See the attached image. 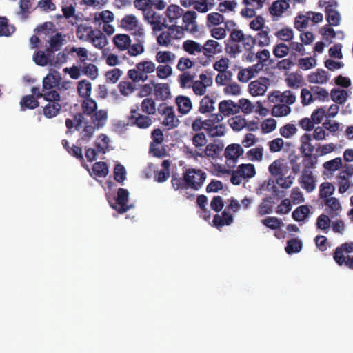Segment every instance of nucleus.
<instances>
[{
	"instance_id": "obj_1",
	"label": "nucleus",
	"mask_w": 353,
	"mask_h": 353,
	"mask_svg": "<svg viewBox=\"0 0 353 353\" xmlns=\"http://www.w3.org/2000/svg\"><path fill=\"white\" fill-rule=\"evenodd\" d=\"M199 174V170L189 168L186 169L183 173V176H180L177 173H172V185L174 190L179 189H192L197 190L199 189V182H196L195 175Z\"/></svg>"
},
{
	"instance_id": "obj_2",
	"label": "nucleus",
	"mask_w": 353,
	"mask_h": 353,
	"mask_svg": "<svg viewBox=\"0 0 353 353\" xmlns=\"http://www.w3.org/2000/svg\"><path fill=\"white\" fill-rule=\"evenodd\" d=\"M222 119L221 114H211L208 119L203 121L200 119V130H205L208 135L211 137L223 136L225 128L223 125L219 124Z\"/></svg>"
},
{
	"instance_id": "obj_3",
	"label": "nucleus",
	"mask_w": 353,
	"mask_h": 353,
	"mask_svg": "<svg viewBox=\"0 0 353 353\" xmlns=\"http://www.w3.org/2000/svg\"><path fill=\"white\" fill-rule=\"evenodd\" d=\"M222 46L216 41L209 39L208 40L203 46H200V53H203L205 56V60L200 59V64L203 65H208L214 55L218 54L222 52Z\"/></svg>"
},
{
	"instance_id": "obj_4",
	"label": "nucleus",
	"mask_w": 353,
	"mask_h": 353,
	"mask_svg": "<svg viewBox=\"0 0 353 353\" xmlns=\"http://www.w3.org/2000/svg\"><path fill=\"white\" fill-rule=\"evenodd\" d=\"M152 118L147 114L140 113L138 108L131 109L130 115L128 116V125L140 129H147L152 125Z\"/></svg>"
},
{
	"instance_id": "obj_5",
	"label": "nucleus",
	"mask_w": 353,
	"mask_h": 353,
	"mask_svg": "<svg viewBox=\"0 0 353 353\" xmlns=\"http://www.w3.org/2000/svg\"><path fill=\"white\" fill-rule=\"evenodd\" d=\"M121 27L129 31L134 36L145 35L144 29L133 14L125 15L121 21Z\"/></svg>"
},
{
	"instance_id": "obj_6",
	"label": "nucleus",
	"mask_w": 353,
	"mask_h": 353,
	"mask_svg": "<svg viewBox=\"0 0 353 353\" xmlns=\"http://www.w3.org/2000/svg\"><path fill=\"white\" fill-rule=\"evenodd\" d=\"M158 112L160 114L165 115L163 125L168 127L169 130L174 129L179 125V120L176 117L173 108L167 106L165 104H161L158 108Z\"/></svg>"
},
{
	"instance_id": "obj_7",
	"label": "nucleus",
	"mask_w": 353,
	"mask_h": 353,
	"mask_svg": "<svg viewBox=\"0 0 353 353\" xmlns=\"http://www.w3.org/2000/svg\"><path fill=\"white\" fill-rule=\"evenodd\" d=\"M144 19L152 26V30L154 32L161 31L168 27V24L166 23V19L154 10L148 12Z\"/></svg>"
},
{
	"instance_id": "obj_8",
	"label": "nucleus",
	"mask_w": 353,
	"mask_h": 353,
	"mask_svg": "<svg viewBox=\"0 0 353 353\" xmlns=\"http://www.w3.org/2000/svg\"><path fill=\"white\" fill-rule=\"evenodd\" d=\"M129 192L127 189L119 188L117 190L116 202L118 205H111L112 208L116 210L119 214H124L132 208V205H128Z\"/></svg>"
},
{
	"instance_id": "obj_9",
	"label": "nucleus",
	"mask_w": 353,
	"mask_h": 353,
	"mask_svg": "<svg viewBox=\"0 0 353 353\" xmlns=\"http://www.w3.org/2000/svg\"><path fill=\"white\" fill-rule=\"evenodd\" d=\"M265 0H243L242 3L245 6L241 11L244 17L252 18L256 15V10L263 8Z\"/></svg>"
},
{
	"instance_id": "obj_10",
	"label": "nucleus",
	"mask_w": 353,
	"mask_h": 353,
	"mask_svg": "<svg viewBox=\"0 0 353 353\" xmlns=\"http://www.w3.org/2000/svg\"><path fill=\"white\" fill-rule=\"evenodd\" d=\"M270 80L267 77H260L251 81L248 85L249 92L254 97L262 96L266 92Z\"/></svg>"
},
{
	"instance_id": "obj_11",
	"label": "nucleus",
	"mask_w": 353,
	"mask_h": 353,
	"mask_svg": "<svg viewBox=\"0 0 353 353\" xmlns=\"http://www.w3.org/2000/svg\"><path fill=\"white\" fill-rule=\"evenodd\" d=\"M289 8L290 4L286 0H276L269 8V12L273 20L277 21Z\"/></svg>"
},
{
	"instance_id": "obj_12",
	"label": "nucleus",
	"mask_w": 353,
	"mask_h": 353,
	"mask_svg": "<svg viewBox=\"0 0 353 353\" xmlns=\"http://www.w3.org/2000/svg\"><path fill=\"white\" fill-rule=\"evenodd\" d=\"M299 183L307 192H312L316 188L315 177L311 170H303Z\"/></svg>"
},
{
	"instance_id": "obj_13",
	"label": "nucleus",
	"mask_w": 353,
	"mask_h": 353,
	"mask_svg": "<svg viewBox=\"0 0 353 353\" xmlns=\"http://www.w3.org/2000/svg\"><path fill=\"white\" fill-rule=\"evenodd\" d=\"M183 14V10L177 5H170L165 11V19H166V23L172 24H177L178 20Z\"/></svg>"
},
{
	"instance_id": "obj_14",
	"label": "nucleus",
	"mask_w": 353,
	"mask_h": 353,
	"mask_svg": "<svg viewBox=\"0 0 353 353\" xmlns=\"http://www.w3.org/2000/svg\"><path fill=\"white\" fill-rule=\"evenodd\" d=\"M182 17V26L185 27L186 31L190 32H196L197 26L196 25V19L197 14L194 11L183 12Z\"/></svg>"
},
{
	"instance_id": "obj_15",
	"label": "nucleus",
	"mask_w": 353,
	"mask_h": 353,
	"mask_svg": "<svg viewBox=\"0 0 353 353\" xmlns=\"http://www.w3.org/2000/svg\"><path fill=\"white\" fill-rule=\"evenodd\" d=\"M61 80V75L57 71L48 74L43 79V92L57 87L60 84Z\"/></svg>"
},
{
	"instance_id": "obj_16",
	"label": "nucleus",
	"mask_w": 353,
	"mask_h": 353,
	"mask_svg": "<svg viewBox=\"0 0 353 353\" xmlns=\"http://www.w3.org/2000/svg\"><path fill=\"white\" fill-rule=\"evenodd\" d=\"M144 36L145 35H135V41L136 43L134 44H130L129 48H128V53L131 57H136L143 53L145 50L144 48Z\"/></svg>"
},
{
	"instance_id": "obj_17",
	"label": "nucleus",
	"mask_w": 353,
	"mask_h": 353,
	"mask_svg": "<svg viewBox=\"0 0 353 353\" xmlns=\"http://www.w3.org/2000/svg\"><path fill=\"white\" fill-rule=\"evenodd\" d=\"M212 222L214 225L220 230L224 225H231L233 223V216L229 212L224 210L221 216L219 214L214 215Z\"/></svg>"
},
{
	"instance_id": "obj_18",
	"label": "nucleus",
	"mask_w": 353,
	"mask_h": 353,
	"mask_svg": "<svg viewBox=\"0 0 353 353\" xmlns=\"http://www.w3.org/2000/svg\"><path fill=\"white\" fill-rule=\"evenodd\" d=\"M219 112L225 117L238 113L237 104L232 100H225L219 105Z\"/></svg>"
},
{
	"instance_id": "obj_19",
	"label": "nucleus",
	"mask_w": 353,
	"mask_h": 353,
	"mask_svg": "<svg viewBox=\"0 0 353 353\" xmlns=\"http://www.w3.org/2000/svg\"><path fill=\"white\" fill-rule=\"evenodd\" d=\"M63 41L64 39H63L61 33L56 32L54 35L50 37L48 41L49 46L46 48L47 52L52 54L59 51L63 45Z\"/></svg>"
},
{
	"instance_id": "obj_20",
	"label": "nucleus",
	"mask_w": 353,
	"mask_h": 353,
	"mask_svg": "<svg viewBox=\"0 0 353 353\" xmlns=\"http://www.w3.org/2000/svg\"><path fill=\"white\" fill-rule=\"evenodd\" d=\"M157 99L165 101L170 97V87L167 83H152Z\"/></svg>"
},
{
	"instance_id": "obj_21",
	"label": "nucleus",
	"mask_w": 353,
	"mask_h": 353,
	"mask_svg": "<svg viewBox=\"0 0 353 353\" xmlns=\"http://www.w3.org/2000/svg\"><path fill=\"white\" fill-rule=\"evenodd\" d=\"M131 41L130 36L125 34H117L114 36L112 39L114 45L120 51L127 50L131 43Z\"/></svg>"
},
{
	"instance_id": "obj_22",
	"label": "nucleus",
	"mask_w": 353,
	"mask_h": 353,
	"mask_svg": "<svg viewBox=\"0 0 353 353\" xmlns=\"http://www.w3.org/2000/svg\"><path fill=\"white\" fill-rule=\"evenodd\" d=\"M243 153V149L239 144H230L225 150V157L227 160H232L235 162Z\"/></svg>"
},
{
	"instance_id": "obj_23",
	"label": "nucleus",
	"mask_w": 353,
	"mask_h": 353,
	"mask_svg": "<svg viewBox=\"0 0 353 353\" xmlns=\"http://www.w3.org/2000/svg\"><path fill=\"white\" fill-rule=\"evenodd\" d=\"M88 41L90 42L94 47L99 49H102L107 44V39L105 36L99 30H94V32L92 34Z\"/></svg>"
},
{
	"instance_id": "obj_24",
	"label": "nucleus",
	"mask_w": 353,
	"mask_h": 353,
	"mask_svg": "<svg viewBox=\"0 0 353 353\" xmlns=\"http://www.w3.org/2000/svg\"><path fill=\"white\" fill-rule=\"evenodd\" d=\"M34 32L39 36L44 35L43 38L52 36L57 32L55 25L51 21H47L38 26L34 29Z\"/></svg>"
},
{
	"instance_id": "obj_25",
	"label": "nucleus",
	"mask_w": 353,
	"mask_h": 353,
	"mask_svg": "<svg viewBox=\"0 0 353 353\" xmlns=\"http://www.w3.org/2000/svg\"><path fill=\"white\" fill-rule=\"evenodd\" d=\"M324 203L330 209L328 212L332 218L337 216L339 212L342 210L339 199L335 197H330L325 199Z\"/></svg>"
},
{
	"instance_id": "obj_26",
	"label": "nucleus",
	"mask_w": 353,
	"mask_h": 353,
	"mask_svg": "<svg viewBox=\"0 0 353 353\" xmlns=\"http://www.w3.org/2000/svg\"><path fill=\"white\" fill-rule=\"evenodd\" d=\"M307 81L312 83L323 84L327 82V72L323 69H317L307 77Z\"/></svg>"
},
{
	"instance_id": "obj_27",
	"label": "nucleus",
	"mask_w": 353,
	"mask_h": 353,
	"mask_svg": "<svg viewBox=\"0 0 353 353\" xmlns=\"http://www.w3.org/2000/svg\"><path fill=\"white\" fill-rule=\"evenodd\" d=\"M223 149V145L210 143L208 144L205 149L200 152V157H211L212 159L216 158L221 153Z\"/></svg>"
},
{
	"instance_id": "obj_28",
	"label": "nucleus",
	"mask_w": 353,
	"mask_h": 353,
	"mask_svg": "<svg viewBox=\"0 0 353 353\" xmlns=\"http://www.w3.org/2000/svg\"><path fill=\"white\" fill-rule=\"evenodd\" d=\"M141 110L143 113L150 116L154 115L157 112L156 103L152 98L147 97L141 103Z\"/></svg>"
},
{
	"instance_id": "obj_29",
	"label": "nucleus",
	"mask_w": 353,
	"mask_h": 353,
	"mask_svg": "<svg viewBox=\"0 0 353 353\" xmlns=\"http://www.w3.org/2000/svg\"><path fill=\"white\" fill-rule=\"evenodd\" d=\"M91 119L95 127L97 128H102L107 121L108 113L103 110H100L99 111L96 110L91 115Z\"/></svg>"
},
{
	"instance_id": "obj_30",
	"label": "nucleus",
	"mask_w": 353,
	"mask_h": 353,
	"mask_svg": "<svg viewBox=\"0 0 353 353\" xmlns=\"http://www.w3.org/2000/svg\"><path fill=\"white\" fill-rule=\"evenodd\" d=\"M39 105L37 99L33 95H26L22 97L20 101L21 110L25 111L26 109L34 110Z\"/></svg>"
},
{
	"instance_id": "obj_31",
	"label": "nucleus",
	"mask_w": 353,
	"mask_h": 353,
	"mask_svg": "<svg viewBox=\"0 0 353 353\" xmlns=\"http://www.w3.org/2000/svg\"><path fill=\"white\" fill-rule=\"evenodd\" d=\"M310 212V210L307 205H300L293 211L292 216L297 222L303 221L308 217Z\"/></svg>"
},
{
	"instance_id": "obj_32",
	"label": "nucleus",
	"mask_w": 353,
	"mask_h": 353,
	"mask_svg": "<svg viewBox=\"0 0 353 353\" xmlns=\"http://www.w3.org/2000/svg\"><path fill=\"white\" fill-rule=\"evenodd\" d=\"M94 30L91 26L86 24H80L77 26L76 35L77 38L83 41H88Z\"/></svg>"
},
{
	"instance_id": "obj_33",
	"label": "nucleus",
	"mask_w": 353,
	"mask_h": 353,
	"mask_svg": "<svg viewBox=\"0 0 353 353\" xmlns=\"http://www.w3.org/2000/svg\"><path fill=\"white\" fill-rule=\"evenodd\" d=\"M176 103L178 111L182 114H187L192 108V103L190 99L184 96H179L176 99Z\"/></svg>"
},
{
	"instance_id": "obj_34",
	"label": "nucleus",
	"mask_w": 353,
	"mask_h": 353,
	"mask_svg": "<svg viewBox=\"0 0 353 353\" xmlns=\"http://www.w3.org/2000/svg\"><path fill=\"white\" fill-rule=\"evenodd\" d=\"M61 109V105L58 102L48 103L43 108V114L47 118H52L59 114Z\"/></svg>"
},
{
	"instance_id": "obj_35",
	"label": "nucleus",
	"mask_w": 353,
	"mask_h": 353,
	"mask_svg": "<svg viewBox=\"0 0 353 353\" xmlns=\"http://www.w3.org/2000/svg\"><path fill=\"white\" fill-rule=\"evenodd\" d=\"M310 89L312 92L314 101L317 100L320 101H328L329 93L327 90L319 86H311Z\"/></svg>"
},
{
	"instance_id": "obj_36",
	"label": "nucleus",
	"mask_w": 353,
	"mask_h": 353,
	"mask_svg": "<svg viewBox=\"0 0 353 353\" xmlns=\"http://www.w3.org/2000/svg\"><path fill=\"white\" fill-rule=\"evenodd\" d=\"M302 247V241L297 238H294L287 241V245L285 248V250L288 254H292L299 252L301 250Z\"/></svg>"
},
{
	"instance_id": "obj_37",
	"label": "nucleus",
	"mask_w": 353,
	"mask_h": 353,
	"mask_svg": "<svg viewBox=\"0 0 353 353\" xmlns=\"http://www.w3.org/2000/svg\"><path fill=\"white\" fill-rule=\"evenodd\" d=\"M331 99L339 104H343L347 99V92L345 90L333 88L330 92Z\"/></svg>"
},
{
	"instance_id": "obj_38",
	"label": "nucleus",
	"mask_w": 353,
	"mask_h": 353,
	"mask_svg": "<svg viewBox=\"0 0 353 353\" xmlns=\"http://www.w3.org/2000/svg\"><path fill=\"white\" fill-rule=\"evenodd\" d=\"M92 90L91 83L85 79L81 80L78 83L77 91L80 97L83 98H90Z\"/></svg>"
},
{
	"instance_id": "obj_39",
	"label": "nucleus",
	"mask_w": 353,
	"mask_h": 353,
	"mask_svg": "<svg viewBox=\"0 0 353 353\" xmlns=\"http://www.w3.org/2000/svg\"><path fill=\"white\" fill-rule=\"evenodd\" d=\"M270 28H265V30H260L255 37L256 43L259 46H267L270 43V38L269 37Z\"/></svg>"
},
{
	"instance_id": "obj_40",
	"label": "nucleus",
	"mask_w": 353,
	"mask_h": 353,
	"mask_svg": "<svg viewBox=\"0 0 353 353\" xmlns=\"http://www.w3.org/2000/svg\"><path fill=\"white\" fill-rule=\"evenodd\" d=\"M96 128L91 125H85L80 134L81 137L77 142L80 145L82 143H88L92 138Z\"/></svg>"
},
{
	"instance_id": "obj_41",
	"label": "nucleus",
	"mask_w": 353,
	"mask_h": 353,
	"mask_svg": "<svg viewBox=\"0 0 353 353\" xmlns=\"http://www.w3.org/2000/svg\"><path fill=\"white\" fill-rule=\"evenodd\" d=\"M83 112L88 116H91L97 109V103L92 98H85L81 104Z\"/></svg>"
},
{
	"instance_id": "obj_42",
	"label": "nucleus",
	"mask_w": 353,
	"mask_h": 353,
	"mask_svg": "<svg viewBox=\"0 0 353 353\" xmlns=\"http://www.w3.org/2000/svg\"><path fill=\"white\" fill-rule=\"evenodd\" d=\"M15 30L14 26L8 23V20L5 17H0V36L8 37Z\"/></svg>"
},
{
	"instance_id": "obj_43",
	"label": "nucleus",
	"mask_w": 353,
	"mask_h": 353,
	"mask_svg": "<svg viewBox=\"0 0 353 353\" xmlns=\"http://www.w3.org/2000/svg\"><path fill=\"white\" fill-rule=\"evenodd\" d=\"M92 170L94 174L99 177L106 176L109 172L108 164L103 161L94 163Z\"/></svg>"
},
{
	"instance_id": "obj_44",
	"label": "nucleus",
	"mask_w": 353,
	"mask_h": 353,
	"mask_svg": "<svg viewBox=\"0 0 353 353\" xmlns=\"http://www.w3.org/2000/svg\"><path fill=\"white\" fill-rule=\"evenodd\" d=\"M225 50L231 57L234 58L241 52V48L239 43L226 40L225 41Z\"/></svg>"
},
{
	"instance_id": "obj_45",
	"label": "nucleus",
	"mask_w": 353,
	"mask_h": 353,
	"mask_svg": "<svg viewBox=\"0 0 353 353\" xmlns=\"http://www.w3.org/2000/svg\"><path fill=\"white\" fill-rule=\"evenodd\" d=\"M238 172L245 178H252L256 174L254 165L251 163L241 164L237 168Z\"/></svg>"
},
{
	"instance_id": "obj_46",
	"label": "nucleus",
	"mask_w": 353,
	"mask_h": 353,
	"mask_svg": "<svg viewBox=\"0 0 353 353\" xmlns=\"http://www.w3.org/2000/svg\"><path fill=\"white\" fill-rule=\"evenodd\" d=\"M290 52V47L284 43L276 44L272 50V53L276 58H283Z\"/></svg>"
},
{
	"instance_id": "obj_47",
	"label": "nucleus",
	"mask_w": 353,
	"mask_h": 353,
	"mask_svg": "<svg viewBox=\"0 0 353 353\" xmlns=\"http://www.w3.org/2000/svg\"><path fill=\"white\" fill-rule=\"evenodd\" d=\"M270 54L268 50L263 49L256 54V59L258 60V63L255 65L257 67L259 64L262 66L270 65L272 60L270 59Z\"/></svg>"
},
{
	"instance_id": "obj_48",
	"label": "nucleus",
	"mask_w": 353,
	"mask_h": 353,
	"mask_svg": "<svg viewBox=\"0 0 353 353\" xmlns=\"http://www.w3.org/2000/svg\"><path fill=\"white\" fill-rule=\"evenodd\" d=\"M81 68L83 74L88 76L90 79L94 80L97 77L98 68L95 65L85 62V63L82 64Z\"/></svg>"
},
{
	"instance_id": "obj_49",
	"label": "nucleus",
	"mask_w": 353,
	"mask_h": 353,
	"mask_svg": "<svg viewBox=\"0 0 353 353\" xmlns=\"http://www.w3.org/2000/svg\"><path fill=\"white\" fill-rule=\"evenodd\" d=\"M291 112V108L287 104H277L275 105L272 110V114L274 117H285L289 114Z\"/></svg>"
},
{
	"instance_id": "obj_50",
	"label": "nucleus",
	"mask_w": 353,
	"mask_h": 353,
	"mask_svg": "<svg viewBox=\"0 0 353 353\" xmlns=\"http://www.w3.org/2000/svg\"><path fill=\"white\" fill-rule=\"evenodd\" d=\"M326 19L329 23L330 26H336L340 23L341 17L338 11L334 9H329L327 8L325 10Z\"/></svg>"
},
{
	"instance_id": "obj_51",
	"label": "nucleus",
	"mask_w": 353,
	"mask_h": 353,
	"mask_svg": "<svg viewBox=\"0 0 353 353\" xmlns=\"http://www.w3.org/2000/svg\"><path fill=\"white\" fill-rule=\"evenodd\" d=\"M214 101L208 96L204 97L200 101V113L211 112L214 110Z\"/></svg>"
},
{
	"instance_id": "obj_52",
	"label": "nucleus",
	"mask_w": 353,
	"mask_h": 353,
	"mask_svg": "<svg viewBox=\"0 0 353 353\" xmlns=\"http://www.w3.org/2000/svg\"><path fill=\"white\" fill-rule=\"evenodd\" d=\"M228 122L231 128L235 131H240L247 124L245 119L241 116L233 117L229 119Z\"/></svg>"
},
{
	"instance_id": "obj_53",
	"label": "nucleus",
	"mask_w": 353,
	"mask_h": 353,
	"mask_svg": "<svg viewBox=\"0 0 353 353\" xmlns=\"http://www.w3.org/2000/svg\"><path fill=\"white\" fill-rule=\"evenodd\" d=\"M276 37L283 41H291L294 38V31L291 28L285 27L275 33Z\"/></svg>"
},
{
	"instance_id": "obj_54",
	"label": "nucleus",
	"mask_w": 353,
	"mask_h": 353,
	"mask_svg": "<svg viewBox=\"0 0 353 353\" xmlns=\"http://www.w3.org/2000/svg\"><path fill=\"white\" fill-rule=\"evenodd\" d=\"M118 88L121 95L128 96L132 94L136 89V86L134 83L130 81H121Z\"/></svg>"
},
{
	"instance_id": "obj_55",
	"label": "nucleus",
	"mask_w": 353,
	"mask_h": 353,
	"mask_svg": "<svg viewBox=\"0 0 353 353\" xmlns=\"http://www.w3.org/2000/svg\"><path fill=\"white\" fill-rule=\"evenodd\" d=\"M334 192V187L329 182H325L321 184L319 190V196L322 199H328Z\"/></svg>"
},
{
	"instance_id": "obj_56",
	"label": "nucleus",
	"mask_w": 353,
	"mask_h": 353,
	"mask_svg": "<svg viewBox=\"0 0 353 353\" xmlns=\"http://www.w3.org/2000/svg\"><path fill=\"white\" fill-rule=\"evenodd\" d=\"M309 20L310 17H307V14H298L294 19V28L300 32L303 31L304 28L307 27Z\"/></svg>"
},
{
	"instance_id": "obj_57",
	"label": "nucleus",
	"mask_w": 353,
	"mask_h": 353,
	"mask_svg": "<svg viewBox=\"0 0 353 353\" xmlns=\"http://www.w3.org/2000/svg\"><path fill=\"white\" fill-rule=\"evenodd\" d=\"M134 4L135 8L143 11L144 17L152 10V0H135Z\"/></svg>"
},
{
	"instance_id": "obj_58",
	"label": "nucleus",
	"mask_w": 353,
	"mask_h": 353,
	"mask_svg": "<svg viewBox=\"0 0 353 353\" xmlns=\"http://www.w3.org/2000/svg\"><path fill=\"white\" fill-rule=\"evenodd\" d=\"M136 68L143 74L152 73L155 70V64L150 61H141L136 64Z\"/></svg>"
},
{
	"instance_id": "obj_59",
	"label": "nucleus",
	"mask_w": 353,
	"mask_h": 353,
	"mask_svg": "<svg viewBox=\"0 0 353 353\" xmlns=\"http://www.w3.org/2000/svg\"><path fill=\"white\" fill-rule=\"evenodd\" d=\"M128 77L133 81V83L145 81L148 79L147 74H143L137 68L129 70L128 72Z\"/></svg>"
},
{
	"instance_id": "obj_60",
	"label": "nucleus",
	"mask_w": 353,
	"mask_h": 353,
	"mask_svg": "<svg viewBox=\"0 0 353 353\" xmlns=\"http://www.w3.org/2000/svg\"><path fill=\"white\" fill-rule=\"evenodd\" d=\"M301 154L304 157V159L302 161L304 166L303 170H310V169L314 168L317 163L316 156H313L310 153H306V152Z\"/></svg>"
},
{
	"instance_id": "obj_61",
	"label": "nucleus",
	"mask_w": 353,
	"mask_h": 353,
	"mask_svg": "<svg viewBox=\"0 0 353 353\" xmlns=\"http://www.w3.org/2000/svg\"><path fill=\"white\" fill-rule=\"evenodd\" d=\"M114 179L119 183H123L126 179L125 169L120 163L117 164L114 168Z\"/></svg>"
},
{
	"instance_id": "obj_62",
	"label": "nucleus",
	"mask_w": 353,
	"mask_h": 353,
	"mask_svg": "<svg viewBox=\"0 0 353 353\" xmlns=\"http://www.w3.org/2000/svg\"><path fill=\"white\" fill-rule=\"evenodd\" d=\"M263 149L262 147H256L247 152L248 158L252 161H261L263 159Z\"/></svg>"
},
{
	"instance_id": "obj_63",
	"label": "nucleus",
	"mask_w": 353,
	"mask_h": 353,
	"mask_svg": "<svg viewBox=\"0 0 353 353\" xmlns=\"http://www.w3.org/2000/svg\"><path fill=\"white\" fill-rule=\"evenodd\" d=\"M262 223L264 225L272 230L278 229L283 225L281 220L274 216H270L263 219Z\"/></svg>"
},
{
	"instance_id": "obj_64",
	"label": "nucleus",
	"mask_w": 353,
	"mask_h": 353,
	"mask_svg": "<svg viewBox=\"0 0 353 353\" xmlns=\"http://www.w3.org/2000/svg\"><path fill=\"white\" fill-rule=\"evenodd\" d=\"M232 77V72L228 70L219 72L218 75L216 77V82L219 85H225L228 84L229 81H231Z\"/></svg>"
}]
</instances>
